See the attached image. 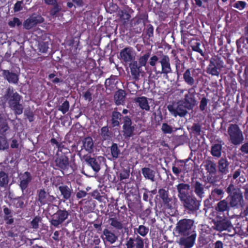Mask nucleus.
Returning <instances> with one entry per match:
<instances>
[{"mask_svg": "<svg viewBox=\"0 0 248 248\" xmlns=\"http://www.w3.org/2000/svg\"><path fill=\"white\" fill-rule=\"evenodd\" d=\"M3 99L8 102L10 108L16 114H21L23 112V108L19 103L21 96L18 93L14 91L12 89L8 88L4 94Z\"/></svg>", "mask_w": 248, "mask_h": 248, "instance_id": "obj_1", "label": "nucleus"}, {"mask_svg": "<svg viewBox=\"0 0 248 248\" xmlns=\"http://www.w3.org/2000/svg\"><path fill=\"white\" fill-rule=\"evenodd\" d=\"M167 108L170 114L175 117L178 116L181 117H184L187 113V108L184 105L183 101H179L169 105Z\"/></svg>", "mask_w": 248, "mask_h": 248, "instance_id": "obj_2", "label": "nucleus"}, {"mask_svg": "<svg viewBox=\"0 0 248 248\" xmlns=\"http://www.w3.org/2000/svg\"><path fill=\"white\" fill-rule=\"evenodd\" d=\"M228 133L231 142L234 145L240 144L244 140L242 132L236 124H231L228 128Z\"/></svg>", "mask_w": 248, "mask_h": 248, "instance_id": "obj_3", "label": "nucleus"}, {"mask_svg": "<svg viewBox=\"0 0 248 248\" xmlns=\"http://www.w3.org/2000/svg\"><path fill=\"white\" fill-rule=\"evenodd\" d=\"M196 237L195 232H191L188 234L183 235L179 239V244L185 248H191L194 245Z\"/></svg>", "mask_w": 248, "mask_h": 248, "instance_id": "obj_4", "label": "nucleus"}, {"mask_svg": "<svg viewBox=\"0 0 248 248\" xmlns=\"http://www.w3.org/2000/svg\"><path fill=\"white\" fill-rule=\"evenodd\" d=\"M193 225V221L192 220L185 219L178 222L177 230L181 235H185L191 232H193L191 230Z\"/></svg>", "mask_w": 248, "mask_h": 248, "instance_id": "obj_5", "label": "nucleus"}, {"mask_svg": "<svg viewBox=\"0 0 248 248\" xmlns=\"http://www.w3.org/2000/svg\"><path fill=\"white\" fill-rule=\"evenodd\" d=\"M120 58L125 62H132L135 58V52L131 47H126L120 53Z\"/></svg>", "mask_w": 248, "mask_h": 248, "instance_id": "obj_6", "label": "nucleus"}, {"mask_svg": "<svg viewBox=\"0 0 248 248\" xmlns=\"http://www.w3.org/2000/svg\"><path fill=\"white\" fill-rule=\"evenodd\" d=\"M180 201L184 207L189 210H196L198 208L199 205L196 201V199L193 196L188 195L185 196V198L180 199Z\"/></svg>", "mask_w": 248, "mask_h": 248, "instance_id": "obj_7", "label": "nucleus"}, {"mask_svg": "<svg viewBox=\"0 0 248 248\" xmlns=\"http://www.w3.org/2000/svg\"><path fill=\"white\" fill-rule=\"evenodd\" d=\"M243 202L242 193L239 189H234L231 199L230 204L232 206L239 207L242 205Z\"/></svg>", "mask_w": 248, "mask_h": 248, "instance_id": "obj_8", "label": "nucleus"}, {"mask_svg": "<svg viewBox=\"0 0 248 248\" xmlns=\"http://www.w3.org/2000/svg\"><path fill=\"white\" fill-rule=\"evenodd\" d=\"M68 213L66 211L59 210L52 216L51 224L54 226H58L65 220L68 217Z\"/></svg>", "mask_w": 248, "mask_h": 248, "instance_id": "obj_9", "label": "nucleus"}, {"mask_svg": "<svg viewBox=\"0 0 248 248\" xmlns=\"http://www.w3.org/2000/svg\"><path fill=\"white\" fill-rule=\"evenodd\" d=\"M161 65V74L167 75L171 72L170 59L167 55H163L159 61Z\"/></svg>", "mask_w": 248, "mask_h": 248, "instance_id": "obj_10", "label": "nucleus"}, {"mask_svg": "<svg viewBox=\"0 0 248 248\" xmlns=\"http://www.w3.org/2000/svg\"><path fill=\"white\" fill-rule=\"evenodd\" d=\"M134 128V126L132 125L130 119L127 117H125L123 125L124 135L126 137H131L133 135Z\"/></svg>", "mask_w": 248, "mask_h": 248, "instance_id": "obj_11", "label": "nucleus"}, {"mask_svg": "<svg viewBox=\"0 0 248 248\" xmlns=\"http://www.w3.org/2000/svg\"><path fill=\"white\" fill-rule=\"evenodd\" d=\"M55 198L46 193L43 189L38 191V200L41 204H45L52 202Z\"/></svg>", "mask_w": 248, "mask_h": 248, "instance_id": "obj_12", "label": "nucleus"}, {"mask_svg": "<svg viewBox=\"0 0 248 248\" xmlns=\"http://www.w3.org/2000/svg\"><path fill=\"white\" fill-rule=\"evenodd\" d=\"M144 243L139 237L133 239L130 238L127 242V248H143Z\"/></svg>", "mask_w": 248, "mask_h": 248, "instance_id": "obj_13", "label": "nucleus"}, {"mask_svg": "<svg viewBox=\"0 0 248 248\" xmlns=\"http://www.w3.org/2000/svg\"><path fill=\"white\" fill-rule=\"evenodd\" d=\"M102 238L104 241H108L110 244H113L117 239V236L107 229H105L103 232Z\"/></svg>", "mask_w": 248, "mask_h": 248, "instance_id": "obj_14", "label": "nucleus"}, {"mask_svg": "<svg viewBox=\"0 0 248 248\" xmlns=\"http://www.w3.org/2000/svg\"><path fill=\"white\" fill-rule=\"evenodd\" d=\"M189 188L190 186L186 184L181 183L177 186V189L178 192V196L180 200L188 195Z\"/></svg>", "mask_w": 248, "mask_h": 248, "instance_id": "obj_15", "label": "nucleus"}, {"mask_svg": "<svg viewBox=\"0 0 248 248\" xmlns=\"http://www.w3.org/2000/svg\"><path fill=\"white\" fill-rule=\"evenodd\" d=\"M31 179V176L28 172H25L23 174H21L20 176V186L22 190L27 188Z\"/></svg>", "mask_w": 248, "mask_h": 248, "instance_id": "obj_16", "label": "nucleus"}, {"mask_svg": "<svg viewBox=\"0 0 248 248\" xmlns=\"http://www.w3.org/2000/svg\"><path fill=\"white\" fill-rule=\"evenodd\" d=\"M190 90L188 93L185 95V101H183L186 107L187 108L188 110L192 109V107L196 103L193 94L190 93Z\"/></svg>", "mask_w": 248, "mask_h": 248, "instance_id": "obj_17", "label": "nucleus"}, {"mask_svg": "<svg viewBox=\"0 0 248 248\" xmlns=\"http://www.w3.org/2000/svg\"><path fill=\"white\" fill-rule=\"evenodd\" d=\"M57 166L62 169H65L69 165L68 159L64 155H62L56 158L55 160Z\"/></svg>", "mask_w": 248, "mask_h": 248, "instance_id": "obj_18", "label": "nucleus"}, {"mask_svg": "<svg viewBox=\"0 0 248 248\" xmlns=\"http://www.w3.org/2000/svg\"><path fill=\"white\" fill-rule=\"evenodd\" d=\"M84 158L85 161L90 165L94 171L98 172L100 170V165L95 158H92L89 156H86Z\"/></svg>", "mask_w": 248, "mask_h": 248, "instance_id": "obj_19", "label": "nucleus"}, {"mask_svg": "<svg viewBox=\"0 0 248 248\" xmlns=\"http://www.w3.org/2000/svg\"><path fill=\"white\" fill-rule=\"evenodd\" d=\"M125 93L123 90H118L115 93L114 99L117 105L123 104L124 101Z\"/></svg>", "mask_w": 248, "mask_h": 248, "instance_id": "obj_20", "label": "nucleus"}, {"mask_svg": "<svg viewBox=\"0 0 248 248\" xmlns=\"http://www.w3.org/2000/svg\"><path fill=\"white\" fill-rule=\"evenodd\" d=\"M84 148L89 153H92L93 151V139L91 137L86 138L83 141Z\"/></svg>", "mask_w": 248, "mask_h": 248, "instance_id": "obj_21", "label": "nucleus"}, {"mask_svg": "<svg viewBox=\"0 0 248 248\" xmlns=\"http://www.w3.org/2000/svg\"><path fill=\"white\" fill-rule=\"evenodd\" d=\"M136 101L138 103L140 108L146 110H149L150 107L146 97L144 96L139 97L136 99Z\"/></svg>", "mask_w": 248, "mask_h": 248, "instance_id": "obj_22", "label": "nucleus"}, {"mask_svg": "<svg viewBox=\"0 0 248 248\" xmlns=\"http://www.w3.org/2000/svg\"><path fill=\"white\" fill-rule=\"evenodd\" d=\"M131 74L135 77L139 76L140 73L141 72L140 66L137 65V62L136 61L133 62L130 64L129 65Z\"/></svg>", "mask_w": 248, "mask_h": 248, "instance_id": "obj_23", "label": "nucleus"}, {"mask_svg": "<svg viewBox=\"0 0 248 248\" xmlns=\"http://www.w3.org/2000/svg\"><path fill=\"white\" fill-rule=\"evenodd\" d=\"M59 189L65 199H68L70 197L72 190L68 186H60L59 187Z\"/></svg>", "mask_w": 248, "mask_h": 248, "instance_id": "obj_24", "label": "nucleus"}, {"mask_svg": "<svg viewBox=\"0 0 248 248\" xmlns=\"http://www.w3.org/2000/svg\"><path fill=\"white\" fill-rule=\"evenodd\" d=\"M141 170L145 178L149 179L152 181H154L155 172L154 170L148 168H144L142 169Z\"/></svg>", "mask_w": 248, "mask_h": 248, "instance_id": "obj_25", "label": "nucleus"}, {"mask_svg": "<svg viewBox=\"0 0 248 248\" xmlns=\"http://www.w3.org/2000/svg\"><path fill=\"white\" fill-rule=\"evenodd\" d=\"M194 191L198 196L202 198L204 195V190L202 185L199 182H196L194 186Z\"/></svg>", "mask_w": 248, "mask_h": 248, "instance_id": "obj_26", "label": "nucleus"}, {"mask_svg": "<svg viewBox=\"0 0 248 248\" xmlns=\"http://www.w3.org/2000/svg\"><path fill=\"white\" fill-rule=\"evenodd\" d=\"M184 79L185 82L190 85H192L194 83V79L191 76L189 69H187L184 74Z\"/></svg>", "mask_w": 248, "mask_h": 248, "instance_id": "obj_27", "label": "nucleus"}, {"mask_svg": "<svg viewBox=\"0 0 248 248\" xmlns=\"http://www.w3.org/2000/svg\"><path fill=\"white\" fill-rule=\"evenodd\" d=\"M4 75L6 78V79L9 82L16 83L18 80L17 76L15 74L10 73L8 71H5Z\"/></svg>", "mask_w": 248, "mask_h": 248, "instance_id": "obj_28", "label": "nucleus"}, {"mask_svg": "<svg viewBox=\"0 0 248 248\" xmlns=\"http://www.w3.org/2000/svg\"><path fill=\"white\" fill-rule=\"evenodd\" d=\"M121 114L120 113L114 111L112 115V124L113 126H118L119 124V120L121 119Z\"/></svg>", "mask_w": 248, "mask_h": 248, "instance_id": "obj_29", "label": "nucleus"}, {"mask_svg": "<svg viewBox=\"0 0 248 248\" xmlns=\"http://www.w3.org/2000/svg\"><path fill=\"white\" fill-rule=\"evenodd\" d=\"M159 194L160 197L163 200V202L165 204H168L170 201V199L168 198L167 192L163 189L159 190Z\"/></svg>", "mask_w": 248, "mask_h": 248, "instance_id": "obj_30", "label": "nucleus"}, {"mask_svg": "<svg viewBox=\"0 0 248 248\" xmlns=\"http://www.w3.org/2000/svg\"><path fill=\"white\" fill-rule=\"evenodd\" d=\"M227 166L228 164L226 159H222L219 161L218 167L220 171L226 173L228 171Z\"/></svg>", "mask_w": 248, "mask_h": 248, "instance_id": "obj_31", "label": "nucleus"}, {"mask_svg": "<svg viewBox=\"0 0 248 248\" xmlns=\"http://www.w3.org/2000/svg\"><path fill=\"white\" fill-rule=\"evenodd\" d=\"M9 182L8 176L5 172L1 171L0 172V186H6Z\"/></svg>", "mask_w": 248, "mask_h": 248, "instance_id": "obj_32", "label": "nucleus"}, {"mask_svg": "<svg viewBox=\"0 0 248 248\" xmlns=\"http://www.w3.org/2000/svg\"><path fill=\"white\" fill-rule=\"evenodd\" d=\"M108 222L111 226L116 229H121L123 227L122 223L116 218H111L108 220Z\"/></svg>", "mask_w": 248, "mask_h": 248, "instance_id": "obj_33", "label": "nucleus"}, {"mask_svg": "<svg viewBox=\"0 0 248 248\" xmlns=\"http://www.w3.org/2000/svg\"><path fill=\"white\" fill-rule=\"evenodd\" d=\"M150 56L149 53H147L140 57L139 59V65L141 66H145L147 61Z\"/></svg>", "mask_w": 248, "mask_h": 248, "instance_id": "obj_34", "label": "nucleus"}, {"mask_svg": "<svg viewBox=\"0 0 248 248\" xmlns=\"http://www.w3.org/2000/svg\"><path fill=\"white\" fill-rule=\"evenodd\" d=\"M34 23L35 22H34L33 18H32V17H31L30 18L27 19L25 21V22L23 23V26L25 29H30L34 26H35Z\"/></svg>", "mask_w": 248, "mask_h": 248, "instance_id": "obj_35", "label": "nucleus"}, {"mask_svg": "<svg viewBox=\"0 0 248 248\" xmlns=\"http://www.w3.org/2000/svg\"><path fill=\"white\" fill-rule=\"evenodd\" d=\"M69 108V102L66 100L59 107L58 109L61 111L63 114H65L68 111Z\"/></svg>", "mask_w": 248, "mask_h": 248, "instance_id": "obj_36", "label": "nucleus"}, {"mask_svg": "<svg viewBox=\"0 0 248 248\" xmlns=\"http://www.w3.org/2000/svg\"><path fill=\"white\" fill-rule=\"evenodd\" d=\"M101 136L104 140H108L110 136V134L108 131L107 127L104 126L101 129Z\"/></svg>", "mask_w": 248, "mask_h": 248, "instance_id": "obj_37", "label": "nucleus"}, {"mask_svg": "<svg viewBox=\"0 0 248 248\" xmlns=\"http://www.w3.org/2000/svg\"><path fill=\"white\" fill-rule=\"evenodd\" d=\"M111 153L112 156L115 158H117L120 151L118 150L116 144H113L111 147Z\"/></svg>", "mask_w": 248, "mask_h": 248, "instance_id": "obj_38", "label": "nucleus"}, {"mask_svg": "<svg viewBox=\"0 0 248 248\" xmlns=\"http://www.w3.org/2000/svg\"><path fill=\"white\" fill-rule=\"evenodd\" d=\"M208 73L212 75H217V68L215 65L211 61V63L209 65L207 69Z\"/></svg>", "mask_w": 248, "mask_h": 248, "instance_id": "obj_39", "label": "nucleus"}, {"mask_svg": "<svg viewBox=\"0 0 248 248\" xmlns=\"http://www.w3.org/2000/svg\"><path fill=\"white\" fill-rule=\"evenodd\" d=\"M21 23L22 22L18 18L15 17L8 22V25L10 27L14 28L16 26H18L21 25Z\"/></svg>", "mask_w": 248, "mask_h": 248, "instance_id": "obj_40", "label": "nucleus"}, {"mask_svg": "<svg viewBox=\"0 0 248 248\" xmlns=\"http://www.w3.org/2000/svg\"><path fill=\"white\" fill-rule=\"evenodd\" d=\"M246 6V3L243 1H236L233 5V7L239 10L244 9Z\"/></svg>", "mask_w": 248, "mask_h": 248, "instance_id": "obj_41", "label": "nucleus"}, {"mask_svg": "<svg viewBox=\"0 0 248 248\" xmlns=\"http://www.w3.org/2000/svg\"><path fill=\"white\" fill-rule=\"evenodd\" d=\"M138 233L141 236L146 235L148 232V229L143 225H140L138 229Z\"/></svg>", "mask_w": 248, "mask_h": 248, "instance_id": "obj_42", "label": "nucleus"}, {"mask_svg": "<svg viewBox=\"0 0 248 248\" xmlns=\"http://www.w3.org/2000/svg\"><path fill=\"white\" fill-rule=\"evenodd\" d=\"M207 170L211 174H215L216 171V165L212 162H209L207 165Z\"/></svg>", "mask_w": 248, "mask_h": 248, "instance_id": "obj_43", "label": "nucleus"}, {"mask_svg": "<svg viewBox=\"0 0 248 248\" xmlns=\"http://www.w3.org/2000/svg\"><path fill=\"white\" fill-rule=\"evenodd\" d=\"M8 147V145L6 139L3 137H0V150H3Z\"/></svg>", "mask_w": 248, "mask_h": 248, "instance_id": "obj_44", "label": "nucleus"}, {"mask_svg": "<svg viewBox=\"0 0 248 248\" xmlns=\"http://www.w3.org/2000/svg\"><path fill=\"white\" fill-rule=\"evenodd\" d=\"M161 129L165 133H171L172 132V128L167 124H163Z\"/></svg>", "mask_w": 248, "mask_h": 248, "instance_id": "obj_45", "label": "nucleus"}, {"mask_svg": "<svg viewBox=\"0 0 248 248\" xmlns=\"http://www.w3.org/2000/svg\"><path fill=\"white\" fill-rule=\"evenodd\" d=\"M218 208L220 211H224V210H226V209L227 208V202L224 200L221 201L218 204Z\"/></svg>", "mask_w": 248, "mask_h": 248, "instance_id": "obj_46", "label": "nucleus"}, {"mask_svg": "<svg viewBox=\"0 0 248 248\" xmlns=\"http://www.w3.org/2000/svg\"><path fill=\"white\" fill-rule=\"evenodd\" d=\"M200 44L199 43H196L195 45L192 46V49L195 51L198 52L202 55H203V52L202 49L200 48Z\"/></svg>", "mask_w": 248, "mask_h": 248, "instance_id": "obj_47", "label": "nucleus"}, {"mask_svg": "<svg viewBox=\"0 0 248 248\" xmlns=\"http://www.w3.org/2000/svg\"><path fill=\"white\" fill-rule=\"evenodd\" d=\"M31 17L33 18L34 22H35V25L38 23H41L44 21L43 18L40 16H33Z\"/></svg>", "mask_w": 248, "mask_h": 248, "instance_id": "obj_48", "label": "nucleus"}, {"mask_svg": "<svg viewBox=\"0 0 248 248\" xmlns=\"http://www.w3.org/2000/svg\"><path fill=\"white\" fill-rule=\"evenodd\" d=\"M31 17L33 18L34 22H35V25L38 23H41L44 21L43 18L40 16H33Z\"/></svg>", "mask_w": 248, "mask_h": 248, "instance_id": "obj_49", "label": "nucleus"}, {"mask_svg": "<svg viewBox=\"0 0 248 248\" xmlns=\"http://www.w3.org/2000/svg\"><path fill=\"white\" fill-rule=\"evenodd\" d=\"M158 60V59L157 57L156 56L154 55L150 58L149 63L152 66H155Z\"/></svg>", "mask_w": 248, "mask_h": 248, "instance_id": "obj_50", "label": "nucleus"}, {"mask_svg": "<svg viewBox=\"0 0 248 248\" xmlns=\"http://www.w3.org/2000/svg\"><path fill=\"white\" fill-rule=\"evenodd\" d=\"M53 8L50 11V14L52 16H54L58 12L61 8L59 7V5L57 4L55 5H53Z\"/></svg>", "mask_w": 248, "mask_h": 248, "instance_id": "obj_51", "label": "nucleus"}, {"mask_svg": "<svg viewBox=\"0 0 248 248\" xmlns=\"http://www.w3.org/2000/svg\"><path fill=\"white\" fill-rule=\"evenodd\" d=\"M207 105V100L205 98H202L201 101L200 108L202 110L204 109L205 106Z\"/></svg>", "mask_w": 248, "mask_h": 248, "instance_id": "obj_52", "label": "nucleus"}, {"mask_svg": "<svg viewBox=\"0 0 248 248\" xmlns=\"http://www.w3.org/2000/svg\"><path fill=\"white\" fill-rule=\"evenodd\" d=\"M39 46L40 50L42 52H46L48 48L47 45H46V43L40 44L39 45Z\"/></svg>", "mask_w": 248, "mask_h": 248, "instance_id": "obj_53", "label": "nucleus"}, {"mask_svg": "<svg viewBox=\"0 0 248 248\" xmlns=\"http://www.w3.org/2000/svg\"><path fill=\"white\" fill-rule=\"evenodd\" d=\"M39 222V218L35 217L31 222V225L33 228H37L38 226V223Z\"/></svg>", "mask_w": 248, "mask_h": 248, "instance_id": "obj_54", "label": "nucleus"}, {"mask_svg": "<svg viewBox=\"0 0 248 248\" xmlns=\"http://www.w3.org/2000/svg\"><path fill=\"white\" fill-rule=\"evenodd\" d=\"M21 3L22 1H17L15 5L14 10L15 12H17L21 9Z\"/></svg>", "mask_w": 248, "mask_h": 248, "instance_id": "obj_55", "label": "nucleus"}, {"mask_svg": "<svg viewBox=\"0 0 248 248\" xmlns=\"http://www.w3.org/2000/svg\"><path fill=\"white\" fill-rule=\"evenodd\" d=\"M242 152L248 154V143L243 144L241 148Z\"/></svg>", "mask_w": 248, "mask_h": 248, "instance_id": "obj_56", "label": "nucleus"}, {"mask_svg": "<svg viewBox=\"0 0 248 248\" xmlns=\"http://www.w3.org/2000/svg\"><path fill=\"white\" fill-rule=\"evenodd\" d=\"M84 97L86 100H88V101H91L92 99V97L91 93H90V92L88 91L86 92L84 94Z\"/></svg>", "mask_w": 248, "mask_h": 248, "instance_id": "obj_57", "label": "nucleus"}, {"mask_svg": "<svg viewBox=\"0 0 248 248\" xmlns=\"http://www.w3.org/2000/svg\"><path fill=\"white\" fill-rule=\"evenodd\" d=\"M44 1L48 5H55L57 4V0H44Z\"/></svg>", "mask_w": 248, "mask_h": 248, "instance_id": "obj_58", "label": "nucleus"}, {"mask_svg": "<svg viewBox=\"0 0 248 248\" xmlns=\"http://www.w3.org/2000/svg\"><path fill=\"white\" fill-rule=\"evenodd\" d=\"M86 195V192L84 191H80L78 192L77 196L78 198L84 197Z\"/></svg>", "mask_w": 248, "mask_h": 248, "instance_id": "obj_59", "label": "nucleus"}, {"mask_svg": "<svg viewBox=\"0 0 248 248\" xmlns=\"http://www.w3.org/2000/svg\"><path fill=\"white\" fill-rule=\"evenodd\" d=\"M211 153L214 156H217V147L216 145H215L212 147Z\"/></svg>", "mask_w": 248, "mask_h": 248, "instance_id": "obj_60", "label": "nucleus"}, {"mask_svg": "<svg viewBox=\"0 0 248 248\" xmlns=\"http://www.w3.org/2000/svg\"><path fill=\"white\" fill-rule=\"evenodd\" d=\"M245 39L247 42V44L248 45V34L246 33H245V38H241L239 40V42H237V44H238L239 42H243L244 43Z\"/></svg>", "mask_w": 248, "mask_h": 248, "instance_id": "obj_61", "label": "nucleus"}, {"mask_svg": "<svg viewBox=\"0 0 248 248\" xmlns=\"http://www.w3.org/2000/svg\"><path fill=\"white\" fill-rule=\"evenodd\" d=\"M11 147L13 148L18 147V143L16 140H12V142L11 144Z\"/></svg>", "mask_w": 248, "mask_h": 248, "instance_id": "obj_62", "label": "nucleus"}, {"mask_svg": "<svg viewBox=\"0 0 248 248\" xmlns=\"http://www.w3.org/2000/svg\"><path fill=\"white\" fill-rule=\"evenodd\" d=\"M59 232L58 231H56L54 232L53 238L55 240H59Z\"/></svg>", "mask_w": 248, "mask_h": 248, "instance_id": "obj_63", "label": "nucleus"}, {"mask_svg": "<svg viewBox=\"0 0 248 248\" xmlns=\"http://www.w3.org/2000/svg\"><path fill=\"white\" fill-rule=\"evenodd\" d=\"M172 171L174 173L176 174H178L180 172V170H179V169L175 167H172Z\"/></svg>", "mask_w": 248, "mask_h": 248, "instance_id": "obj_64", "label": "nucleus"}]
</instances>
